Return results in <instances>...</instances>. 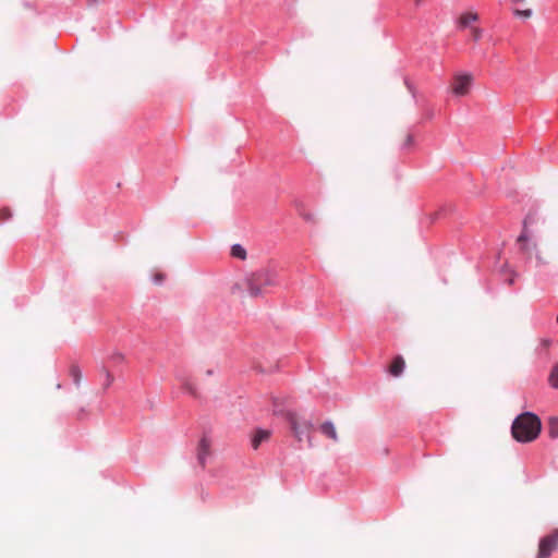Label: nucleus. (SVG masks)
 Instances as JSON below:
<instances>
[{
    "mask_svg": "<svg viewBox=\"0 0 558 558\" xmlns=\"http://www.w3.org/2000/svg\"><path fill=\"white\" fill-rule=\"evenodd\" d=\"M422 1H423V0H414L415 5H416V7L421 5Z\"/></svg>",
    "mask_w": 558,
    "mask_h": 558,
    "instance_id": "obj_25",
    "label": "nucleus"
},
{
    "mask_svg": "<svg viewBox=\"0 0 558 558\" xmlns=\"http://www.w3.org/2000/svg\"><path fill=\"white\" fill-rule=\"evenodd\" d=\"M473 82V76L469 73H459L453 76L451 92L456 96H465Z\"/></svg>",
    "mask_w": 558,
    "mask_h": 558,
    "instance_id": "obj_6",
    "label": "nucleus"
},
{
    "mask_svg": "<svg viewBox=\"0 0 558 558\" xmlns=\"http://www.w3.org/2000/svg\"><path fill=\"white\" fill-rule=\"evenodd\" d=\"M415 140L414 136L410 133H407L402 140L401 148L410 150L414 146Z\"/></svg>",
    "mask_w": 558,
    "mask_h": 558,
    "instance_id": "obj_14",
    "label": "nucleus"
},
{
    "mask_svg": "<svg viewBox=\"0 0 558 558\" xmlns=\"http://www.w3.org/2000/svg\"><path fill=\"white\" fill-rule=\"evenodd\" d=\"M231 255L235 258L244 260L246 258V251L242 245L234 244L231 247Z\"/></svg>",
    "mask_w": 558,
    "mask_h": 558,
    "instance_id": "obj_13",
    "label": "nucleus"
},
{
    "mask_svg": "<svg viewBox=\"0 0 558 558\" xmlns=\"http://www.w3.org/2000/svg\"><path fill=\"white\" fill-rule=\"evenodd\" d=\"M117 360H123V355L119 354V355L117 356Z\"/></svg>",
    "mask_w": 558,
    "mask_h": 558,
    "instance_id": "obj_26",
    "label": "nucleus"
},
{
    "mask_svg": "<svg viewBox=\"0 0 558 558\" xmlns=\"http://www.w3.org/2000/svg\"><path fill=\"white\" fill-rule=\"evenodd\" d=\"M283 415L298 441H302L303 435L310 433L314 427L312 422L301 421L294 412L287 411Z\"/></svg>",
    "mask_w": 558,
    "mask_h": 558,
    "instance_id": "obj_4",
    "label": "nucleus"
},
{
    "mask_svg": "<svg viewBox=\"0 0 558 558\" xmlns=\"http://www.w3.org/2000/svg\"><path fill=\"white\" fill-rule=\"evenodd\" d=\"M478 14L476 12H465L459 17V26L468 27L472 22L478 21Z\"/></svg>",
    "mask_w": 558,
    "mask_h": 558,
    "instance_id": "obj_11",
    "label": "nucleus"
},
{
    "mask_svg": "<svg viewBox=\"0 0 558 558\" xmlns=\"http://www.w3.org/2000/svg\"><path fill=\"white\" fill-rule=\"evenodd\" d=\"M211 440L207 435H203L197 445V459L202 466H205L207 458L210 456Z\"/></svg>",
    "mask_w": 558,
    "mask_h": 558,
    "instance_id": "obj_7",
    "label": "nucleus"
},
{
    "mask_svg": "<svg viewBox=\"0 0 558 558\" xmlns=\"http://www.w3.org/2000/svg\"><path fill=\"white\" fill-rule=\"evenodd\" d=\"M113 381V376L110 373H107V386L111 385Z\"/></svg>",
    "mask_w": 558,
    "mask_h": 558,
    "instance_id": "obj_22",
    "label": "nucleus"
},
{
    "mask_svg": "<svg viewBox=\"0 0 558 558\" xmlns=\"http://www.w3.org/2000/svg\"><path fill=\"white\" fill-rule=\"evenodd\" d=\"M163 278H165V276L162 274H156L154 277V280L156 283H161Z\"/></svg>",
    "mask_w": 558,
    "mask_h": 558,
    "instance_id": "obj_21",
    "label": "nucleus"
},
{
    "mask_svg": "<svg viewBox=\"0 0 558 558\" xmlns=\"http://www.w3.org/2000/svg\"><path fill=\"white\" fill-rule=\"evenodd\" d=\"M270 430L267 429H257L252 438V447L257 449L262 442L268 440L270 438Z\"/></svg>",
    "mask_w": 558,
    "mask_h": 558,
    "instance_id": "obj_9",
    "label": "nucleus"
},
{
    "mask_svg": "<svg viewBox=\"0 0 558 558\" xmlns=\"http://www.w3.org/2000/svg\"><path fill=\"white\" fill-rule=\"evenodd\" d=\"M320 432L333 441L338 440V434L331 422H325L320 425Z\"/></svg>",
    "mask_w": 558,
    "mask_h": 558,
    "instance_id": "obj_10",
    "label": "nucleus"
},
{
    "mask_svg": "<svg viewBox=\"0 0 558 558\" xmlns=\"http://www.w3.org/2000/svg\"><path fill=\"white\" fill-rule=\"evenodd\" d=\"M304 218H305L306 220H308V221H313V220H314V215L308 214V215H306Z\"/></svg>",
    "mask_w": 558,
    "mask_h": 558,
    "instance_id": "obj_23",
    "label": "nucleus"
},
{
    "mask_svg": "<svg viewBox=\"0 0 558 558\" xmlns=\"http://www.w3.org/2000/svg\"><path fill=\"white\" fill-rule=\"evenodd\" d=\"M404 366H405V362H404L403 357L401 355H398L393 359V361L389 367V373L392 376L398 377L402 374Z\"/></svg>",
    "mask_w": 558,
    "mask_h": 558,
    "instance_id": "obj_8",
    "label": "nucleus"
},
{
    "mask_svg": "<svg viewBox=\"0 0 558 558\" xmlns=\"http://www.w3.org/2000/svg\"><path fill=\"white\" fill-rule=\"evenodd\" d=\"M183 387H184V389H186L190 393L195 395V389H194V387H193L189 381H184V383H183Z\"/></svg>",
    "mask_w": 558,
    "mask_h": 558,
    "instance_id": "obj_19",
    "label": "nucleus"
},
{
    "mask_svg": "<svg viewBox=\"0 0 558 558\" xmlns=\"http://www.w3.org/2000/svg\"><path fill=\"white\" fill-rule=\"evenodd\" d=\"M70 376L72 377L73 381L78 385L82 379V373L78 366L72 365L70 368Z\"/></svg>",
    "mask_w": 558,
    "mask_h": 558,
    "instance_id": "obj_15",
    "label": "nucleus"
},
{
    "mask_svg": "<svg viewBox=\"0 0 558 558\" xmlns=\"http://www.w3.org/2000/svg\"><path fill=\"white\" fill-rule=\"evenodd\" d=\"M549 383L554 388H558V364H556L550 372Z\"/></svg>",
    "mask_w": 558,
    "mask_h": 558,
    "instance_id": "obj_16",
    "label": "nucleus"
},
{
    "mask_svg": "<svg viewBox=\"0 0 558 558\" xmlns=\"http://www.w3.org/2000/svg\"><path fill=\"white\" fill-rule=\"evenodd\" d=\"M470 32H471V35H472V38L477 41L482 38V35H483V31L480 28V27H471L470 28Z\"/></svg>",
    "mask_w": 558,
    "mask_h": 558,
    "instance_id": "obj_18",
    "label": "nucleus"
},
{
    "mask_svg": "<svg viewBox=\"0 0 558 558\" xmlns=\"http://www.w3.org/2000/svg\"><path fill=\"white\" fill-rule=\"evenodd\" d=\"M555 550H558V529L539 539L536 558H549Z\"/></svg>",
    "mask_w": 558,
    "mask_h": 558,
    "instance_id": "obj_5",
    "label": "nucleus"
},
{
    "mask_svg": "<svg viewBox=\"0 0 558 558\" xmlns=\"http://www.w3.org/2000/svg\"><path fill=\"white\" fill-rule=\"evenodd\" d=\"M513 14L519 17L530 19L532 16L533 12L531 9H525V10L515 9V10H513Z\"/></svg>",
    "mask_w": 558,
    "mask_h": 558,
    "instance_id": "obj_17",
    "label": "nucleus"
},
{
    "mask_svg": "<svg viewBox=\"0 0 558 558\" xmlns=\"http://www.w3.org/2000/svg\"><path fill=\"white\" fill-rule=\"evenodd\" d=\"M547 432H548L549 438H551V439L558 438V417L557 416H551L548 418Z\"/></svg>",
    "mask_w": 558,
    "mask_h": 558,
    "instance_id": "obj_12",
    "label": "nucleus"
},
{
    "mask_svg": "<svg viewBox=\"0 0 558 558\" xmlns=\"http://www.w3.org/2000/svg\"><path fill=\"white\" fill-rule=\"evenodd\" d=\"M307 441H308L310 446H312V439L310 436L307 437Z\"/></svg>",
    "mask_w": 558,
    "mask_h": 558,
    "instance_id": "obj_27",
    "label": "nucleus"
},
{
    "mask_svg": "<svg viewBox=\"0 0 558 558\" xmlns=\"http://www.w3.org/2000/svg\"><path fill=\"white\" fill-rule=\"evenodd\" d=\"M277 284V272L271 268H260L247 274L231 288V293L242 295L247 292L251 298H258L267 287Z\"/></svg>",
    "mask_w": 558,
    "mask_h": 558,
    "instance_id": "obj_1",
    "label": "nucleus"
},
{
    "mask_svg": "<svg viewBox=\"0 0 558 558\" xmlns=\"http://www.w3.org/2000/svg\"><path fill=\"white\" fill-rule=\"evenodd\" d=\"M525 0H513V3L515 4H519V3H523Z\"/></svg>",
    "mask_w": 558,
    "mask_h": 558,
    "instance_id": "obj_24",
    "label": "nucleus"
},
{
    "mask_svg": "<svg viewBox=\"0 0 558 558\" xmlns=\"http://www.w3.org/2000/svg\"><path fill=\"white\" fill-rule=\"evenodd\" d=\"M542 424L537 415L525 412L519 415L511 427L512 436L517 441L531 442L541 433Z\"/></svg>",
    "mask_w": 558,
    "mask_h": 558,
    "instance_id": "obj_2",
    "label": "nucleus"
},
{
    "mask_svg": "<svg viewBox=\"0 0 558 558\" xmlns=\"http://www.w3.org/2000/svg\"><path fill=\"white\" fill-rule=\"evenodd\" d=\"M532 221H533V216L531 214H529L523 221L522 232L517 240L520 251L523 254H525L527 257H531L533 252L538 251V245L533 240V234L527 228L529 223H531Z\"/></svg>",
    "mask_w": 558,
    "mask_h": 558,
    "instance_id": "obj_3",
    "label": "nucleus"
},
{
    "mask_svg": "<svg viewBox=\"0 0 558 558\" xmlns=\"http://www.w3.org/2000/svg\"><path fill=\"white\" fill-rule=\"evenodd\" d=\"M11 216L10 211L8 209H3L0 211V218L5 220Z\"/></svg>",
    "mask_w": 558,
    "mask_h": 558,
    "instance_id": "obj_20",
    "label": "nucleus"
}]
</instances>
